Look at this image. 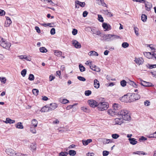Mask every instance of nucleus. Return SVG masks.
<instances>
[{
    "instance_id": "nucleus-1",
    "label": "nucleus",
    "mask_w": 156,
    "mask_h": 156,
    "mask_svg": "<svg viewBox=\"0 0 156 156\" xmlns=\"http://www.w3.org/2000/svg\"><path fill=\"white\" fill-rule=\"evenodd\" d=\"M118 115L120 117H122L124 120L129 121L130 120L131 117L130 114L128 111L126 110H122L119 111Z\"/></svg>"
},
{
    "instance_id": "nucleus-2",
    "label": "nucleus",
    "mask_w": 156,
    "mask_h": 156,
    "mask_svg": "<svg viewBox=\"0 0 156 156\" xmlns=\"http://www.w3.org/2000/svg\"><path fill=\"white\" fill-rule=\"evenodd\" d=\"M138 96V94H132L130 96H128L127 95H125L122 97V99L127 98V100H125V102H133L137 100V98H135V96Z\"/></svg>"
},
{
    "instance_id": "nucleus-3",
    "label": "nucleus",
    "mask_w": 156,
    "mask_h": 156,
    "mask_svg": "<svg viewBox=\"0 0 156 156\" xmlns=\"http://www.w3.org/2000/svg\"><path fill=\"white\" fill-rule=\"evenodd\" d=\"M108 106V104L107 102H101L98 104V108L99 110L103 111L107 109Z\"/></svg>"
},
{
    "instance_id": "nucleus-4",
    "label": "nucleus",
    "mask_w": 156,
    "mask_h": 156,
    "mask_svg": "<svg viewBox=\"0 0 156 156\" xmlns=\"http://www.w3.org/2000/svg\"><path fill=\"white\" fill-rule=\"evenodd\" d=\"M0 45L4 48H9L11 46L10 44L0 37Z\"/></svg>"
},
{
    "instance_id": "nucleus-5",
    "label": "nucleus",
    "mask_w": 156,
    "mask_h": 156,
    "mask_svg": "<svg viewBox=\"0 0 156 156\" xmlns=\"http://www.w3.org/2000/svg\"><path fill=\"white\" fill-rule=\"evenodd\" d=\"M88 103L90 106L93 108L98 107V103L95 101L93 100H89L88 101Z\"/></svg>"
},
{
    "instance_id": "nucleus-6",
    "label": "nucleus",
    "mask_w": 156,
    "mask_h": 156,
    "mask_svg": "<svg viewBox=\"0 0 156 156\" xmlns=\"http://www.w3.org/2000/svg\"><path fill=\"white\" fill-rule=\"evenodd\" d=\"M144 3L145 4L146 10L148 11H150L152 7V4L151 2L145 1V0L144 2Z\"/></svg>"
},
{
    "instance_id": "nucleus-7",
    "label": "nucleus",
    "mask_w": 156,
    "mask_h": 156,
    "mask_svg": "<svg viewBox=\"0 0 156 156\" xmlns=\"http://www.w3.org/2000/svg\"><path fill=\"white\" fill-rule=\"evenodd\" d=\"M123 119L122 118H116L114 120V124L121 125L123 122Z\"/></svg>"
},
{
    "instance_id": "nucleus-8",
    "label": "nucleus",
    "mask_w": 156,
    "mask_h": 156,
    "mask_svg": "<svg viewBox=\"0 0 156 156\" xmlns=\"http://www.w3.org/2000/svg\"><path fill=\"white\" fill-rule=\"evenodd\" d=\"M6 154L11 156H14L15 155V151L13 150L10 148L6 149L5 151Z\"/></svg>"
},
{
    "instance_id": "nucleus-9",
    "label": "nucleus",
    "mask_w": 156,
    "mask_h": 156,
    "mask_svg": "<svg viewBox=\"0 0 156 156\" xmlns=\"http://www.w3.org/2000/svg\"><path fill=\"white\" fill-rule=\"evenodd\" d=\"M96 3L99 5L108 8V5L104 2V0H96Z\"/></svg>"
},
{
    "instance_id": "nucleus-10",
    "label": "nucleus",
    "mask_w": 156,
    "mask_h": 156,
    "mask_svg": "<svg viewBox=\"0 0 156 156\" xmlns=\"http://www.w3.org/2000/svg\"><path fill=\"white\" fill-rule=\"evenodd\" d=\"M102 26L105 30V31H108L111 29V27L110 25L105 23H102Z\"/></svg>"
},
{
    "instance_id": "nucleus-11",
    "label": "nucleus",
    "mask_w": 156,
    "mask_h": 156,
    "mask_svg": "<svg viewBox=\"0 0 156 156\" xmlns=\"http://www.w3.org/2000/svg\"><path fill=\"white\" fill-rule=\"evenodd\" d=\"M113 108L114 110L118 113L119 112L118 110L121 108V106L118 104L114 103L113 105Z\"/></svg>"
},
{
    "instance_id": "nucleus-12",
    "label": "nucleus",
    "mask_w": 156,
    "mask_h": 156,
    "mask_svg": "<svg viewBox=\"0 0 156 156\" xmlns=\"http://www.w3.org/2000/svg\"><path fill=\"white\" fill-rule=\"evenodd\" d=\"M5 17L6 20L5 22V26L6 27H8L11 24L12 21L9 17L6 16Z\"/></svg>"
},
{
    "instance_id": "nucleus-13",
    "label": "nucleus",
    "mask_w": 156,
    "mask_h": 156,
    "mask_svg": "<svg viewBox=\"0 0 156 156\" xmlns=\"http://www.w3.org/2000/svg\"><path fill=\"white\" fill-rule=\"evenodd\" d=\"M134 61L137 65H140L143 64L144 61L142 58H136Z\"/></svg>"
},
{
    "instance_id": "nucleus-14",
    "label": "nucleus",
    "mask_w": 156,
    "mask_h": 156,
    "mask_svg": "<svg viewBox=\"0 0 156 156\" xmlns=\"http://www.w3.org/2000/svg\"><path fill=\"white\" fill-rule=\"evenodd\" d=\"M50 106L49 107L50 111H52L55 109L57 107L58 105L55 103H52L50 104Z\"/></svg>"
},
{
    "instance_id": "nucleus-15",
    "label": "nucleus",
    "mask_w": 156,
    "mask_h": 156,
    "mask_svg": "<svg viewBox=\"0 0 156 156\" xmlns=\"http://www.w3.org/2000/svg\"><path fill=\"white\" fill-rule=\"evenodd\" d=\"M128 140L129 141L130 144L132 145H135L137 143V142L136 140V139L133 138H129Z\"/></svg>"
},
{
    "instance_id": "nucleus-16",
    "label": "nucleus",
    "mask_w": 156,
    "mask_h": 156,
    "mask_svg": "<svg viewBox=\"0 0 156 156\" xmlns=\"http://www.w3.org/2000/svg\"><path fill=\"white\" fill-rule=\"evenodd\" d=\"M3 122L6 123H14L15 122L14 120H12L11 119L8 118H6V120L3 121Z\"/></svg>"
},
{
    "instance_id": "nucleus-17",
    "label": "nucleus",
    "mask_w": 156,
    "mask_h": 156,
    "mask_svg": "<svg viewBox=\"0 0 156 156\" xmlns=\"http://www.w3.org/2000/svg\"><path fill=\"white\" fill-rule=\"evenodd\" d=\"M73 44H74L75 47L76 48H80L81 47L80 44L76 40H75L73 41Z\"/></svg>"
},
{
    "instance_id": "nucleus-18",
    "label": "nucleus",
    "mask_w": 156,
    "mask_h": 156,
    "mask_svg": "<svg viewBox=\"0 0 156 156\" xmlns=\"http://www.w3.org/2000/svg\"><path fill=\"white\" fill-rule=\"evenodd\" d=\"M94 87L96 88H98L100 86L99 82L97 79H95L94 81Z\"/></svg>"
},
{
    "instance_id": "nucleus-19",
    "label": "nucleus",
    "mask_w": 156,
    "mask_h": 156,
    "mask_svg": "<svg viewBox=\"0 0 156 156\" xmlns=\"http://www.w3.org/2000/svg\"><path fill=\"white\" fill-rule=\"evenodd\" d=\"M37 121L35 119H33L32 121L30 126H34V127H36L37 126Z\"/></svg>"
},
{
    "instance_id": "nucleus-20",
    "label": "nucleus",
    "mask_w": 156,
    "mask_h": 156,
    "mask_svg": "<svg viewBox=\"0 0 156 156\" xmlns=\"http://www.w3.org/2000/svg\"><path fill=\"white\" fill-rule=\"evenodd\" d=\"M92 141V140L91 139H88L87 140H82V143L84 145L86 146L89 143H91Z\"/></svg>"
},
{
    "instance_id": "nucleus-21",
    "label": "nucleus",
    "mask_w": 156,
    "mask_h": 156,
    "mask_svg": "<svg viewBox=\"0 0 156 156\" xmlns=\"http://www.w3.org/2000/svg\"><path fill=\"white\" fill-rule=\"evenodd\" d=\"M75 3H76V4H78L79 5L82 7H84L85 5V3L84 2H82L78 0H76L75 1Z\"/></svg>"
},
{
    "instance_id": "nucleus-22",
    "label": "nucleus",
    "mask_w": 156,
    "mask_h": 156,
    "mask_svg": "<svg viewBox=\"0 0 156 156\" xmlns=\"http://www.w3.org/2000/svg\"><path fill=\"white\" fill-rule=\"evenodd\" d=\"M113 109H109L108 111V113L110 115L113 116L117 113Z\"/></svg>"
},
{
    "instance_id": "nucleus-23",
    "label": "nucleus",
    "mask_w": 156,
    "mask_h": 156,
    "mask_svg": "<svg viewBox=\"0 0 156 156\" xmlns=\"http://www.w3.org/2000/svg\"><path fill=\"white\" fill-rule=\"evenodd\" d=\"M144 54L146 57L148 58H151L152 56L151 53L150 52H144Z\"/></svg>"
},
{
    "instance_id": "nucleus-24",
    "label": "nucleus",
    "mask_w": 156,
    "mask_h": 156,
    "mask_svg": "<svg viewBox=\"0 0 156 156\" xmlns=\"http://www.w3.org/2000/svg\"><path fill=\"white\" fill-rule=\"evenodd\" d=\"M40 111L42 112H46L50 111L49 107L45 106L42 108Z\"/></svg>"
},
{
    "instance_id": "nucleus-25",
    "label": "nucleus",
    "mask_w": 156,
    "mask_h": 156,
    "mask_svg": "<svg viewBox=\"0 0 156 156\" xmlns=\"http://www.w3.org/2000/svg\"><path fill=\"white\" fill-rule=\"evenodd\" d=\"M15 126L16 128L19 129H23V126L21 122H19L16 124Z\"/></svg>"
},
{
    "instance_id": "nucleus-26",
    "label": "nucleus",
    "mask_w": 156,
    "mask_h": 156,
    "mask_svg": "<svg viewBox=\"0 0 156 156\" xmlns=\"http://www.w3.org/2000/svg\"><path fill=\"white\" fill-rule=\"evenodd\" d=\"M88 55L90 56H98V54L95 51H91L88 53Z\"/></svg>"
},
{
    "instance_id": "nucleus-27",
    "label": "nucleus",
    "mask_w": 156,
    "mask_h": 156,
    "mask_svg": "<svg viewBox=\"0 0 156 156\" xmlns=\"http://www.w3.org/2000/svg\"><path fill=\"white\" fill-rule=\"evenodd\" d=\"M133 154H138L139 155H146V154L143 151H137L136 152H134L133 153Z\"/></svg>"
},
{
    "instance_id": "nucleus-28",
    "label": "nucleus",
    "mask_w": 156,
    "mask_h": 156,
    "mask_svg": "<svg viewBox=\"0 0 156 156\" xmlns=\"http://www.w3.org/2000/svg\"><path fill=\"white\" fill-rule=\"evenodd\" d=\"M112 34H106V37L105 39V41H110L112 40Z\"/></svg>"
},
{
    "instance_id": "nucleus-29",
    "label": "nucleus",
    "mask_w": 156,
    "mask_h": 156,
    "mask_svg": "<svg viewBox=\"0 0 156 156\" xmlns=\"http://www.w3.org/2000/svg\"><path fill=\"white\" fill-rule=\"evenodd\" d=\"M54 53L55 55L58 57H60L62 54V52L61 51H59L58 50H55Z\"/></svg>"
},
{
    "instance_id": "nucleus-30",
    "label": "nucleus",
    "mask_w": 156,
    "mask_h": 156,
    "mask_svg": "<svg viewBox=\"0 0 156 156\" xmlns=\"http://www.w3.org/2000/svg\"><path fill=\"white\" fill-rule=\"evenodd\" d=\"M147 16L144 14L142 15L141 16V20L144 22L146 21L147 20Z\"/></svg>"
},
{
    "instance_id": "nucleus-31",
    "label": "nucleus",
    "mask_w": 156,
    "mask_h": 156,
    "mask_svg": "<svg viewBox=\"0 0 156 156\" xmlns=\"http://www.w3.org/2000/svg\"><path fill=\"white\" fill-rule=\"evenodd\" d=\"M69 155L72 156H74L76 154V151L73 150H70L69 151L68 154Z\"/></svg>"
},
{
    "instance_id": "nucleus-32",
    "label": "nucleus",
    "mask_w": 156,
    "mask_h": 156,
    "mask_svg": "<svg viewBox=\"0 0 156 156\" xmlns=\"http://www.w3.org/2000/svg\"><path fill=\"white\" fill-rule=\"evenodd\" d=\"M103 142L104 144H108L109 143L112 142V141L110 139H104L103 140Z\"/></svg>"
},
{
    "instance_id": "nucleus-33",
    "label": "nucleus",
    "mask_w": 156,
    "mask_h": 156,
    "mask_svg": "<svg viewBox=\"0 0 156 156\" xmlns=\"http://www.w3.org/2000/svg\"><path fill=\"white\" fill-rule=\"evenodd\" d=\"M151 49V51L152 52H156V46L155 45L152 44L150 48Z\"/></svg>"
},
{
    "instance_id": "nucleus-34",
    "label": "nucleus",
    "mask_w": 156,
    "mask_h": 156,
    "mask_svg": "<svg viewBox=\"0 0 156 156\" xmlns=\"http://www.w3.org/2000/svg\"><path fill=\"white\" fill-rule=\"evenodd\" d=\"M80 71L81 72H83L85 70V68L82 65L80 64L79 66Z\"/></svg>"
},
{
    "instance_id": "nucleus-35",
    "label": "nucleus",
    "mask_w": 156,
    "mask_h": 156,
    "mask_svg": "<svg viewBox=\"0 0 156 156\" xmlns=\"http://www.w3.org/2000/svg\"><path fill=\"white\" fill-rule=\"evenodd\" d=\"M68 154V153L66 152H60L59 154V156H67Z\"/></svg>"
},
{
    "instance_id": "nucleus-36",
    "label": "nucleus",
    "mask_w": 156,
    "mask_h": 156,
    "mask_svg": "<svg viewBox=\"0 0 156 156\" xmlns=\"http://www.w3.org/2000/svg\"><path fill=\"white\" fill-rule=\"evenodd\" d=\"M32 92L34 95L37 96L38 94L39 90L36 89H34L32 90Z\"/></svg>"
},
{
    "instance_id": "nucleus-37",
    "label": "nucleus",
    "mask_w": 156,
    "mask_h": 156,
    "mask_svg": "<svg viewBox=\"0 0 156 156\" xmlns=\"http://www.w3.org/2000/svg\"><path fill=\"white\" fill-rule=\"evenodd\" d=\"M129 84L134 87H137L138 85L133 81H130L129 82Z\"/></svg>"
},
{
    "instance_id": "nucleus-38",
    "label": "nucleus",
    "mask_w": 156,
    "mask_h": 156,
    "mask_svg": "<svg viewBox=\"0 0 156 156\" xmlns=\"http://www.w3.org/2000/svg\"><path fill=\"white\" fill-rule=\"evenodd\" d=\"M39 50L40 52L43 53L46 52L47 51V50L44 47H41Z\"/></svg>"
},
{
    "instance_id": "nucleus-39",
    "label": "nucleus",
    "mask_w": 156,
    "mask_h": 156,
    "mask_svg": "<svg viewBox=\"0 0 156 156\" xmlns=\"http://www.w3.org/2000/svg\"><path fill=\"white\" fill-rule=\"evenodd\" d=\"M98 20L101 22H103L104 21V19L103 17H102L101 15H98Z\"/></svg>"
},
{
    "instance_id": "nucleus-40",
    "label": "nucleus",
    "mask_w": 156,
    "mask_h": 156,
    "mask_svg": "<svg viewBox=\"0 0 156 156\" xmlns=\"http://www.w3.org/2000/svg\"><path fill=\"white\" fill-rule=\"evenodd\" d=\"M122 46L124 48H126L129 46V44L127 42H123L122 44Z\"/></svg>"
},
{
    "instance_id": "nucleus-41",
    "label": "nucleus",
    "mask_w": 156,
    "mask_h": 156,
    "mask_svg": "<svg viewBox=\"0 0 156 156\" xmlns=\"http://www.w3.org/2000/svg\"><path fill=\"white\" fill-rule=\"evenodd\" d=\"M35 127H33L32 126H30V131L33 133H36V130L35 129Z\"/></svg>"
},
{
    "instance_id": "nucleus-42",
    "label": "nucleus",
    "mask_w": 156,
    "mask_h": 156,
    "mask_svg": "<svg viewBox=\"0 0 156 156\" xmlns=\"http://www.w3.org/2000/svg\"><path fill=\"white\" fill-rule=\"evenodd\" d=\"M52 24H54V23H44V27L49 26L50 27H53V26L52 25Z\"/></svg>"
},
{
    "instance_id": "nucleus-43",
    "label": "nucleus",
    "mask_w": 156,
    "mask_h": 156,
    "mask_svg": "<svg viewBox=\"0 0 156 156\" xmlns=\"http://www.w3.org/2000/svg\"><path fill=\"white\" fill-rule=\"evenodd\" d=\"M91 94V91L90 90H87L85 91L84 94L86 96H89Z\"/></svg>"
},
{
    "instance_id": "nucleus-44",
    "label": "nucleus",
    "mask_w": 156,
    "mask_h": 156,
    "mask_svg": "<svg viewBox=\"0 0 156 156\" xmlns=\"http://www.w3.org/2000/svg\"><path fill=\"white\" fill-rule=\"evenodd\" d=\"M34 75L32 74H30L29 75L28 79L30 81L33 80H34Z\"/></svg>"
},
{
    "instance_id": "nucleus-45",
    "label": "nucleus",
    "mask_w": 156,
    "mask_h": 156,
    "mask_svg": "<svg viewBox=\"0 0 156 156\" xmlns=\"http://www.w3.org/2000/svg\"><path fill=\"white\" fill-rule=\"evenodd\" d=\"M77 79L80 81H86V79L83 77L81 76H78Z\"/></svg>"
},
{
    "instance_id": "nucleus-46",
    "label": "nucleus",
    "mask_w": 156,
    "mask_h": 156,
    "mask_svg": "<svg viewBox=\"0 0 156 156\" xmlns=\"http://www.w3.org/2000/svg\"><path fill=\"white\" fill-rule=\"evenodd\" d=\"M120 83L122 87H124L126 86V82L125 80H123L121 81Z\"/></svg>"
},
{
    "instance_id": "nucleus-47",
    "label": "nucleus",
    "mask_w": 156,
    "mask_h": 156,
    "mask_svg": "<svg viewBox=\"0 0 156 156\" xmlns=\"http://www.w3.org/2000/svg\"><path fill=\"white\" fill-rule=\"evenodd\" d=\"M27 70L26 69H23L21 72V74L23 77H24L26 74Z\"/></svg>"
},
{
    "instance_id": "nucleus-48",
    "label": "nucleus",
    "mask_w": 156,
    "mask_h": 156,
    "mask_svg": "<svg viewBox=\"0 0 156 156\" xmlns=\"http://www.w3.org/2000/svg\"><path fill=\"white\" fill-rule=\"evenodd\" d=\"M148 137L149 138H156V133H155V132L153 134H151L149 135Z\"/></svg>"
},
{
    "instance_id": "nucleus-49",
    "label": "nucleus",
    "mask_w": 156,
    "mask_h": 156,
    "mask_svg": "<svg viewBox=\"0 0 156 156\" xmlns=\"http://www.w3.org/2000/svg\"><path fill=\"white\" fill-rule=\"evenodd\" d=\"M112 137L115 139H116L119 137V135L116 133L113 134L112 135Z\"/></svg>"
},
{
    "instance_id": "nucleus-50",
    "label": "nucleus",
    "mask_w": 156,
    "mask_h": 156,
    "mask_svg": "<svg viewBox=\"0 0 156 156\" xmlns=\"http://www.w3.org/2000/svg\"><path fill=\"white\" fill-rule=\"evenodd\" d=\"M31 149L34 150H35L36 149V147L35 144L34 143H32L30 145Z\"/></svg>"
},
{
    "instance_id": "nucleus-51",
    "label": "nucleus",
    "mask_w": 156,
    "mask_h": 156,
    "mask_svg": "<svg viewBox=\"0 0 156 156\" xmlns=\"http://www.w3.org/2000/svg\"><path fill=\"white\" fill-rule=\"evenodd\" d=\"M100 37L101 38V40L105 41V39L106 37V34H101L100 35Z\"/></svg>"
},
{
    "instance_id": "nucleus-52",
    "label": "nucleus",
    "mask_w": 156,
    "mask_h": 156,
    "mask_svg": "<svg viewBox=\"0 0 156 156\" xmlns=\"http://www.w3.org/2000/svg\"><path fill=\"white\" fill-rule=\"evenodd\" d=\"M134 30L135 34H136V35L137 36H138L139 34H138V30L139 29L137 27H134Z\"/></svg>"
},
{
    "instance_id": "nucleus-53",
    "label": "nucleus",
    "mask_w": 156,
    "mask_h": 156,
    "mask_svg": "<svg viewBox=\"0 0 156 156\" xmlns=\"http://www.w3.org/2000/svg\"><path fill=\"white\" fill-rule=\"evenodd\" d=\"M0 80L2 83H5L6 80L5 77H2L1 78L0 77Z\"/></svg>"
},
{
    "instance_id": "nucleus-54",
    "label": "nucleus",
    "mask_w": 156,
    "mask_h": 156,
    "mask_svg": "<svg viewBox=\"0 0 156 156\" xmlns=\"http://www.w3.org/2000/svg\"><path fill=\"white\" fill-rule=\"evenodd\" d=\"M148 68L150 69H152L153 68H155L156 67V64L155 65H150L148 64Z\"/></svg>"
},
{
    "instance_id": "nucleus-55",
    "label": "nucleus",
    "mask_w": 156,
    "mask_h": 156,
    "mask_svg": "<svg viewBox=\"0 0 156 156\" xmlns=\"http://www.w3.org/2000/svg\"><path fill=\"white\" fill-rule=\"evenodd\" d=\"M50 33L51 35H54L55 33V29L54 28H52L51 29Z\"/></svg>"
},
{
    "instance_id": "nucleus-56",
    "label": "nucleus",
    "mask_w": 156,
    "mask_h": 156,
    "mask_svg": "<svg viewBox=\"0 0 156 156\" xmlns=\"http://www.w3.org/2000/svg\"><path fill=\"white\" fill-rule=\"evenodd\" d=\"M112 38H111L112 40H113L115 39H117V38H119V36H118L116 35L112 34Z\"/></svg>"
},
{
    "instance_id": "nucleus-57",
    "label": "nucleus",
    "mask_w": 156,
    "mask_h": 156,
    "mask_svg": "<svg viewBox=\"0 0 156 156\" xmlns=\"http://www.w3.org/2000/svg\"><path fill=\"white\" fill-rule=\"evenodd\" d=\"M150 101H149L147 100L144 101V105L146 106H148L150 105Z\"/></svg>"
},
{
    "instance_id": "nucleus-58",
    "label": "nucleus",
    "mask_w": 156,
    "mask_h": 156,
    "mask_svg": "<svg viewBox=\"0 0 156 156\" xmlns=\"http://www.w3.org/2000/svg\"><path fill=\"white\" fill-rule=\"evenodd\" d=\"M72 33L73 35H75L77 33V30L75 29H74L73 30Z\"/></svg>"
},
{
    "instance_id": "nucleus-59",
    "label": "nucleus",
    "mask_w": 156,
    "mask_h": 156,
    "mask_svg": "<svg viewBox=\"0 0 156 156\" xmlns=\"http://www.w3.org/2000/svg\"><path fill=\"white\" fill-rule=\"evenodd\" d=\"M24 59L28 61H30L31 60V58L30 57L27 56L26 55H25V56Z\"/></svg>"
},
{
    "instance_id": "nucleus-60",
    "label": "nucleus",
    "mask_w": 156,
    "mask_h": 156,
    "mask_svg": "<svg viewBox=\"0 0 156 156\" xmlns=\"http://www.w3.org/2000/svg\"><path fill=\"white\" fill-rule=\"evenodd\" d=\"M109 153V152L106 151H104L103 152V155L106 156H107Z\"/></svg>"
},
{
    "instance_id": "nucleus-61",
    "label": "nucleus",
    "mask_w": 156,
    "mask_h": 156,
    "mask_svg": "<svg viewBox=\"0 0 156 156\" xmlns=\"http://www.w3.org/2000/svg\"><path fill=\"white\" fill-rule=\"evenodd\" d=\"M69 102V101L66 99H63L62 101V103L63 104H66Z\"/></svg>"
},
{
    "instance_id": "nucleus-62",
    "label": "nucleus",
    "mask_w": 156,
    "mask_h": 156,
    "mask_svg": "<svg viewBox=\"0 0 156 156\" xmlns=\"http://www.w3.org/2000/svg\"><path fill=\"white\" fill-rule=\"evenodd\" d=\"M5 12L4 10L0 9V16H2L5 14Z\"/></svg>"
},
{
    "instance_id": "nucleus-63",
    "label": "nucleus",
    "mask_w": 156,
    "mask_h": 156,
    "mask_svg": "<svg viewBox=\"0 0 156 156\" xmlns=\"http://www.w3.org/2000/svg\"><path fill=\"white\" fill-rule=\"evenodd\" d=\"M35 29L37 31V32L38 33H40L41 32V30L37 26L35 27Z\"/></svg>"
},
{
    "instance_id": "nucleus-64",
    "label": "nucleus",
    "mask_w": 156,
    "mask_h": 156,
    "mask_svg": "<svg viewBox=\"0 0 156 156\" xmlns=\"http://www.w3.org/2000/svg\"><path fill=\"white\" fill-rule=\"evenodd\" d=\"M94 71L97 72H100V69L99 67L96 66L95 69H94Z\"/></svg>"
}]
</instances>
